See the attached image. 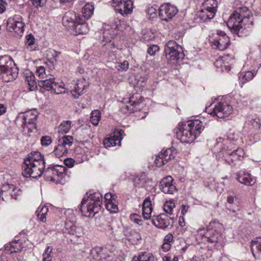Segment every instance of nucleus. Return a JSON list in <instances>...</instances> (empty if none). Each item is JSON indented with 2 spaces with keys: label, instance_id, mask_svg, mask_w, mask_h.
<instances>
[{
  "label": "nucleus",
  "instance_id": "nucleus-51",
  "mask_svg": "<svg viewBox=\"0 0 261 261\" xmlns=\"http://www.w3.org/2000/svg\"><path fill=\"white\" fill-rule=\"evenodd\" d=\"M129 64L126 61L122 63H118L116 67L119 71H126L128 68Z\"/></svg>",
  "mask_w": 261,
  "mask_h": 261
},
{
  "label": "nucleus",
  "instance_id": "nucleus-57",
  "mask_svg": "<svg viewBox=\"0 0 261 261\" xmlns=\"http://www.w3.org/2000/svg\"><path fill=\"white\" fill-rule=\"evenodd\" d=\"M37 73L38 74V76L42 79L45 77L46 72L45 69L43 66H40L38 67L37 69Z\"/></svg>",
  "mask_w": 261,
  "mask_h": 261
},
{
  "label": "nucleus",
  "instance_id": "nucleus-15",
  "mask_svg": "<svg viewBox=\"0 0 261 261\" xmlns=\"http://www.w3.org/2000/svg\"><path fill=\"white\" fill-rule=\"evenodd\" d=\"M38 114V112L34 110L27 111L23 115L22 117L24 120L23 125L28 127V124L32 125L31 127L28 128L29 132H32V128H36V123L37 120Z\"/></svg>",
  "mask_w": 261,
  "mask_h": 261
},
{
  "label": "nucleus",
  "instance_id": "nucleus-17",
  "mask_svg": "<svg viewBox=\"0 0 261 261\" xmlns=\"http://www.w3.org/2000/svg\"><path fill=\"white\" fill-rule=\"evenodd\" d=\"M81 20V17L77 16L76 13L72 11L66 12L63 17V24L66 27L70 29L74 26L76 22Z\"/></svg>",
  "mask_w": 261,
  "mask_h": 261
},
{
  "label": "nucleus",
  "instance_id": "nucleus-4",
  "mask_svg": "<svg viewBox=\"0 0 261 261\" xmlns=\"http://www.w3.org/2000/svg\"><path fill=\"white\" fill-rule=\"evenodd\" d=\"M121 27V22L119 19H115L112 23V25L106 26L102 31L103 41L106 43L102 44L103 47H105L108 49H112L115 48L114 42H111V39L117 34V30H120Z\"/></svg>",
  "mask_w": 261,
  "mask_h": 261
},
{
  "label": "nucleus",
  "instance_id": "nucleus-27",
  "mask_svg": "<svg viewBox=\"0 0 261 261\" xmlns=\"http://www.w3.org/2000/svg\"><path fill=\"white\" fill-rule=\"evenodd\" d=\"M229 38L227 36L219 37L213 41V45L220 50H224L229 45Z\"/></svg>",
  "mask_w": 261,
  "mask_h": 261
},
{
  "label": "nucleus",
  "instance_id": "nucleus-1",
  "mask_svg": "<svg viewBox=\"0 0 261 261\" xmlns=\"http://www.w3.org/2000/svg\"><path fill=\"white\" fill-rule=\"evenodd\" d=\"M102 200V196L99 192L87 193L81 202L80 211L86 217L94 216L100 210Z\"/></svg>",
  "mask_w": 261,
  "mask_h": 261
},
{
  "label": "nucleus",
  "instance_id": "nucleus-30",
  "mask_svg": "<svg viewBox=\"0 0 261 261\" xmlns=\"http://www.w3.org/2000/svg\"><path fill=\"white\" fill-rule=\"evenodd\" d=\"M253 25V16H250L249 15L247 16L246 17L242 18L241 20H240L239 21H237L236 23V25L240 27H242V28L244 29V30L246 28H250V27Z\"/></svg>",
  "mask_w": 261,
  "mask_h": 261
},
{
  "label": "nucleus",
  "instance_id": "nucleus-20",
  "mask_svg": "<svg viewBox=\"0 0 261 261\" xmlns=\"http://www.w3.org/2000/svg\"><path fill=\"white\" fill-rule=\"evenodd\" d=\"M175 49L166 51L165 53L166 58L170 60L178 61L184 59L185 55L182 47H177Z\"/></svg>",
  "mask_w": 261,
  "mask_h": 261
},
{
  "label": "nucleus",
  "instance_id": "nucleus-36",
  "mask_svg": "<svg viewBox=\"0 0 261 261\" xmlns=\"http://www.w3.org/2000/svg\"><path fill=\"white\" fill-rule=\"evenodd\" d=\"M54 87L51 88V92L56 94H60L65 93V91H63L64 89V84L61 82H56L55 80L53 82Z\"/></svg>",
  "mask_w": 261,
  "mask_h": 261
},
{
  "label": "nucleus",
  "instance_id": "nucleus-58",
  "mask_svg": "<svg viewBox=\"0 0 261 261\" xmlns=\"http://www.w3.org/2000/svg\"><path fill=\"white\" fill-rule=\"evenodd\" d=\"M159 47L158 45H153L149 47L147 49V53L152 56L154 55L156 51H159Z\"/></svg>",
  "mask_w": 261,
  "mask_h": 261
},
{
  "label": "nucleus",
  "instance_id": "nucleus-18",
  "mask_svg": "<svg viewBox=\"0 0 261 261\" xmlns=\"http://www.w3.org/2000/svg\"><path fill=\"white\" fill-rule=\"evenodd\" d=\"M64 232L79 237L82 234V228L70 221H66L65 222Z\"/></svg>",
  "mask_w": 261,
  "mask_h": 261
},
{
  "label": "nucleus",
  "instance_id": "nucleus-47",
  "mask_svg": "<svg viewBox=\"0 0 261 261\" xmlns=\"http://www.w3.org/2000/svg\"><path fill=\"white\" fill-rule=\"evenodd\" d=\"M175 207V204L172 201H167L164 204L163 208L164 211L170 215L172 214L173 208Z\"/></svg>",
  "mask_w": 261,
  "mask_h": 261
},
{
  "label": "nucleus",
  "instance_id": "nucleus-53",
  "mask_svg": "<svg viewBox=\"0 0 261 261\" xmlns=\"http://www.w3.org/2000/svg\"><path fill=\"white\" fill-rule=\"evenodd\" d=\"M30 81L28 79V84L30 86L29 89L31 91H34L37 88L36 83L34 80L35 76L33 75L30 76Z\"/></svg>",
  "mask_w": 261,
  "mask_h": 261
},
{
  "label": "nucleus",
  "instance_id": "nucleus-22",
  "mask_svg": "<svg viewBox=\"0 0 261 261\" xmlns=\"http://www.w3.org/2000/svg\"><path fill=\"white\" fill-rule=\"evenodd\" d=\"M237 180L241 184L247 186H252L255 182L254 177H251V174L246 173L243 171H239L237 173Z\"/></svg>",
  "mask_w": 261,
  "mask_h": 261
},
{
  "label": "nucleus",
  "instance_id": "nucleus-24",
  "mask_svg": "<svg viewBox=\"0 0 261 261\" xmlns=\"http://www.w3.org/2000/svg\"><path fill=\"white\" fill-rule=\"evenodd\" d=\"M85 81L84 79L77 81L74 87V89L70 91L72 96L74 98H78L80 96L84 93V90L86 87V85L84 84Z\"/></svg>",
  "mask_w": 261,
  "mask_h": 261
},
{
  "label": "nucleus",
  "instance_id": "nucleus-28",
  "mask_svg": "<svg viewBox=\"0 0 261 261\" xmlns=\"http://www.w3.org/2000/svg\"><path fill=\"white\" fill-rule=\"evenodd\" d=\"M215 15V14L213 11L211 12V10H206L203 8L197 13V16L202 22H206L210 20L214 17Z\"/></svg>",
  "mask_w": 261,
  "mask_h": 261
},
{
  "label": "nucleus",
  "instance_id": "nucleus-63",
  "mask_svg": "<svg viewBox=\"0 0 261 261\" xmlns=\"http://www.w3.org/2000/svg\"><path fill=\"white\" fill-rule=\"evenodd\" d=\"M252 125L254 127L259 129L261 126L260 120L259 119H254L252 122Z\"/></svg>",
  "mask_w": 261,
  "mask_h": 261
},
{
  "label": "nucleus",
  "instance_id": "nucleus-6",
  "mask_svg": "<svg viewBox=\"0 0 261 261\" xmlns=\"http://www.w3.org/2000/svg\"><path fill=\"white\" fill-rule=\"evenodd\" d=\"M66 168L63 166L55 165L48 167L44 171V176L46 180L58 182L63 177Z\"/></svg>",
  "mask_w": 261,
  "mask_h": 261
},
{
  "label": "nucleus",
  "instance_id": "nucleus-62",
  "mask_svg": "<svg viewBox=\"0 0 261 261\" xmlns=\"http://www.w3.org/2000/svg\"><path fill=\"white\" fill-rule=\"evenodd\" d=\"M173 235L169 233L167 235H166L164 239V242L170 244L171 242L173 241Z\"/></svg>",
  "mask_w": 261,
  "mask_h": 261
},
{
  "label": "nucleus",
  "instance_id": "nucleus-54",
  "mask_svg": "<svg viewBox=\"0 0 261 261\" xmlns=\"http://www.w3.org/2000/svg\"><path fill=\"white\" fill-rule=\"evenodd\" d=\"M7 187L9 188V189L10 190H12L13 191V192H14V193L11 194L12 197L15 199H16L17 196L16 195L15 191H19V189L15 187L13 185H8L7 186H4V189H6Z\"/></svg>",
  "mask_w": 261,
  "mask_h": 261
},
{
  "label": "nucleus",
  "instance_id": "nucleus-48",
  "mask_svg": "<svg viewBox=\"0 0 261 261\" xmlns=\"http://www.w3.org/2000/svg\"><path fill=\"white\" fill-rule=\"evenodd\" d=\"M177 47H180V46L177 45L174 41L170 40L166 44L165 47V53L167 50L169 51L170 50L175 49V48H177Z\"/></svg>",
  "mask_w": 261,
  "mask_h": 261
},
{
  "label": "nucleus",
  "instance_id": "nucleus-39",
  "mask_svg": "<svg viewBox=\"0 0 261 261\" xmlns=\"http://www.w3.org/2000/svg\"><path fill=\"white\" fill-rule=\"evenodd\" d=\"M101 118V113L99 110H94L91 112L90 120L92 123L96 126Z\"/></svg>",
  "mask_w": 261,
  "mask_h": 261
},
{
  "label": "nucleus",
  "instance_id": "nucleus-46",
  "mask_svg": "<svg viewBox=\"0 0 261 261\" xmlns=\"http://www.w3.org/2000/svg\"><path fill=\"white\" fill-rule=\"evenodd\" d=\"M116 201H112V202H107L106 204V209L110 211L111 213H115L118 210V206L115 204Z\"/></svg>",
  "mask_w": 261,
  "mask_h": 261
},
{
  "label": "nucleus",
  "instance_id": "nucleus-38",
  "mask_svg": "<svg viewBox=\"0 0 261 261\" xmlns=\"http://www.w3.org/2000/svg\"><path fill=\"white\" fill-rule=\"evenodd\" d=\"M254 76V74L251 71L241 72L239 75V80L243 84L252 80Z\"/></svg>",
  "mask_w": 261,
  "mask_h": 261
},
{
  "label": "nucleus",
  "instance_id": "nucleus-13",
  "mask_svg": "<svg viewBox=\"0 0 261 261\" xmlns=\"http://www.w3.org/2000/svg\"><path fill=\"white\" fill-rule=\"evenodd\" d=\"M176 135L177 138L184 143H190L197 138L194 134L188 128L186 124L184 125V127L179 128L178 132H176Z\"/></svg>",
  "mask_w": 261,
  "mask_h": 261
},
{
  "label": "nucleus",
  "instance_id": "nucleus-42",
  "mask_svg": "<svg viewBox=\"0 0 261 261\" xmlns=\"http://www.w3.org/2000/svg\"><path fill=\"white\" fill-rule=\"evenodd\" d=\"M18 245L16 242H13L9 244L5 245V252L6 253L11 254L14 252H16L19 250Z\"/></svg>",
  "mask_w": 261,
  "mask_h": 261
},
{
  "label": "nucleus",
  "instance_id": "nucleus-25",
  "mask_svg": "<svg viewBox=\"0 0 261 261\" xmlns=\"http://www.w3.org/2000/svg\"><path fill=\"white\" fill-rule=\"evenodd\" d=\"M187 126L194 135L197 137L201 133L202 127V123L199 120L189 121L187 122Z\"/></svg>",
  "mask_w": 261,
  "mask_h": 261
},
{
  "label": "nucleus",
  "instance_id": "nucleus-35",
  "mask_svg": "<svg viewBox=\"0 0 261 261\" xmlns=\"http://www.w3.org/2000/svg\"><path fill=\"white\" fill-rule=\"evenodd\" d=\"M202 7L211 12L215 13L217 11V2L216 0H206L202 4Z\"/></svg>",
  "mask_w": 261,
  "mask_h": 261
},
{
  "label": "nucleus",
  "instance_id": "nucleus-49",
  "mask_svg": "<svg viewBox=\"0 0 261 261\" xmlns=\"http://www.w3.org/2000/svg\"><path fill=\"white\" fill-rule=\"evenodd\" d=\"M146 13L149 16L150 19H153L156 17L157 9L156 7L152 6L148 7L146 10Z\"/></svg>",
  "mask_w": 261,
  "mask_h": 261
},
{
  "label": "nucleus",
  "instance_id": "nucleus-32",
  "mask_svg": "<svg viewBox=\"0 0 261 261\" xmlns=\"http://www.w3.org/2000/svg\"><path fill=\"white\" fill-rule=\"evenodd\" d=\"M94 9V5L92 3L86 4L82 11L83 16L86 19H90L93 14Z\"/></svg>",
  "mask_w": 261,
  "mask_h": 261
},
{
  "label": "nucleus",
  "instance_id": "nucleus-56",
  "mask_svg": "<svg viewBox=\"0 0 261 261\" xmlns=\"http://www.w3.org/2000/svg\"><path fill=\"white\" fill-rule=\"evenodd\" d=\"M35 7H43L46 3V0H31Z\"/></svg>",
  "mask_w": 261,
  "mask_h": 261
},
{
  "label": "nucleus",
  "instance_id": "nucleus-40",
  "mask_svg": "<svg viewBox=\"0 0 261 261\" xmlns=\"http://www.w3.org/2000/svg\"><path fill=\"white\" fill-rule=\"evenodd\" d=\"M70 121H63L58 127V132L59 134H66L70 128Z\"/></svg>",
  "mask_w": 261,
  "mask_h": 261
},
{
  "label": "nucleus",
  "instance_id": "nucleus-45",
  "mask_svg": "<svg viewBox=\"0 0 261 261\" xmlns=\"http://www.w3.org/2000/svg\"><path fill=\"white\" fill-rule=\"evenodd\" d=\"M140 261H154V258L152 254L147 252H141L139 255Z\"/></svg>",
  "mask_w": 261,
  "mask_h": 261
},
{
  "label": "nucleus",
  "instance_id": "nucleus-55",
  "mask_svg": "<svg viewBox=\"0 0 261 261\" xmlns=\"http://www.w3.org/2000/svg\"><path fill=\"white\" fill-rule=\"evenodd\" d=\"M35 43V38L32 34H29L26 36L25 44L29 46H31Z\"/></svg>",
  "mask_w": 261,
  "mask_h": 261
},
{
  "label": "nucleus",
  "instance_id": "nucleus-16",
  "mask_svg": "<svg viewBox=\"0 0 261 261\" xmlns=\"http://www.w3.org/2000/svg\"><path fill=\"white\" fill-rule=\"evenodd\" d=\"M173 179L171 176H167L160 182V189L166 194H171L176 190L175 186L172 184Z\"/></svg>",
  "mask_w": 261,
  "mask_h": 261
},
{
  "label": "nucleus",
  "instance_id": "nucleus-60",
  "mask_svg": "<svg viewBox=\"0 0 261 261\" xmlns=\"http://www.w3.org/2000/svg\"><path fill=\"white\" fill-rule=\"evenodd\" d=\"M64 163L66 166L71 168L73 167L75 161L71 158H67L64 160Z\"/></svg>",
  "mask_w": 261,
  "mask_h": 261
},
{
  "label": "nucleus",
  "instance_id": "nucleus-50",
  "mask_svg": "<svg viewBox=\"0 0 261 261\" xmlns=\"http://www.w3.org/2000/svg\"><path fill=\"white\" fill-rule=\"evenodd\" d=\"M130 219L132 222L141 225L143 223V220L140 216L137 214H132L130 215Z\"/></svg>",
  "mask_w": 261,
  "mask_h": 261
},
{
  "label": "nucleus",
  "instance_id": "nucleus-31",
  "mask_svg": "<svg viewBox=\"0 0 261 261\" xmlns=\"http://www.w3.org/2000/svg\"><path fill=\"white\" fill-rule=\"evenodd\" d=\"M55 80V79L54 77H49V79L45 80H42L38 81V85L39 87L44 89L46 91H50L51 88L54 87L53 82Z\"/></svg>",
  "mask_w": 261,
  "mask_h": 261
},
{
  "label": "nucleus",
  "instance_id": "nucleus-9",
  "mask_svg": "<svg viewBox=\"0 0 261 261\" xmlns=\"http://www.w3.org/2000/svg\"><path fill=\"white\" fill-rule=\"evenodd\" d=\"M158 12L160 18L162 21L168 22L176 15L178 9L175 6L166 3L160 6Z\"/></svg>",
  "mask_w": 261,
  "mask_h": 261
},
{
  "label": "nucleus",
  "instance_id": "nucleus-8",
  "mask_svg": "<svg viewBox=\"0 0 261 261\" xmlns=\"http://www.w3.org/2000/svg\"><path fill=\"white\" fill-rule=\"evenodd\" d=\"M73 138L71 136H64L58 140V144L55 147L54 152L57 158L67 153L68 148L72 145Z\"/></svg>",
  "mask_w": 261,
  "mask_h": 261
},
{
  "label": "nucleus",
  "instance_id": "nucleus-34",
  "mask_svg": "<svg viewBox=\"0 0 261 261\" xmlns=\"http://www.w3.org/2000/svg\"><path fill=\"white\" fill-rule=\"evenodd\" d=\"M231 145L230 144L229 146H227L226 148L224 147L225 153L230 156H231V158H233L234 156L236 158L238 156V159L237 160H239L241 156L240 153H242V150L238 148L233 149V150L231 151L232 148H231Z\"/></svg>",
  "mask_w": 261,
  "mask_h": 261
},
{
  "label": "nucleus",
  "instance_id": "nucleus-2",
  "mask_svg": "<svg viewBox=\"0 0 261 261\" xmlns=\"http://www.w3.org/2000/svg\"><path fill=\"white\" fill-rule=\"evenodd\" d=\"M12 58L7 55L0 56V80L5 82L14 81L18 76V70L13 67Z\"/></svg>",
  "mask_w": 261,
  "mask_h": 261
},
{
  "label": "nucleus",
  "instance_id": "nucleus-61",
  "mask_svg": "<svg viewBox=\"0 0 261 261\" xmlns=\"http://www.w3.org/2000/svg\"><path fill=\"white\" fill-rule=\"evenodd\" d=\"M52 248H50V247L47 246V248L45 250L44 253L43 254V261H45V259L49 257Z\"/></svg>",
  "mask_w": 261,
  "mask_h": 261
},
{
  "label": "nucleus",
  "instance_id": "nucleus-14",
  "mask_svg": "<svg viewBox=\"0 0 261 261\" xmlns=\"http://www.w3.org/2000/svg\"><path fill=\"white\" fill-rule=\"evenodd\" d=\"M171 218H169L166 214H161L158 216H153L152 219V223L156 227L165 229L171 224Z\"/></svg>",
  "mask_w": 261,
  "mask_h": 261
},
{
  "label": "nucleus",
  "instance_id": "nucleus-23",
  "mask_svg": "<svg viewBox=\"0 0 261 261\" xmlns=\"http://www.w3.org/2000/svg\"><path fill=\"white\" fill-rule=\"evenodd\" d=\"M70 30L74 33L75 35L85 34L88 33L89 28L87 23L81 18V20L76 22L74 26L72 27Z\"/></svg>",
  "mask_w": 261,
  "mask_h": 261
},
{
  "label": "nucleus",
  "instance_id": "nucleus-5",
  "mask_svg": "<svg viewBox=\"0 0 261 261\" xmlns=\"http://www.w3.org/2000/svg\"><path fill=\"white\" fill-rule=\"evenodd\" d=\"M45 167V164L41 163H30V165H29L28 163H23L22 165V174L25 177H39L43 173L44 174Z\"/></svg>",
  "mask_w": 261,
  "mask_h": 261
},
{
  "label": "nucleus",
  "instance_id": "nucleus-41",
  "mask_svg": "<svg viewBox=\"0 0 261 261\" xmlns=\"http://www.w3.org/2000/svg\"><path fill=\"white\" fill-rule=\"evenodd\" d=\"M143 100L144 98L142 96L137 94L136 95L131 96L129 98L128 102L130 104V106H134L135 108H137V107Z\"/></svg>",
  "mask_w": 261,
  "mask_h": 261
},
{
  "label": "nucleus",
  "instance_id": "nucleus-59",
  "mask_svg": "<svg viewBox=\"0 0 261 261\" xmlns=\"http://www.w3.org/2000/svg\"><path fill=\"white\" fill-rule=\"evenodd\" d=\"M116 196L112 193H107L105 195V198L106 202H112L113 201H116Z\"/></svg>",
  "mask_w": 261,
  "mask_h": 261
},
{
  "label": "nucleus",
  "instance_id": "nucleus-19",
  "mask_svg": "<svg viewBox=\"0 0 261 261\" xmlns=\"http://www.w3.org/2000/svg\"><path fill=\"white\" fill-rule=\"evenodd\" d=\"M202 236L205 241L211 243H218L222 238L221 233L213 229H207Z\"/></svg>",
  "mask_w": 261,
  "mask_h": 261
},
{
  "label": "nucleus",
  "instance_id": "nucleus-3",
  "mask_svg": "<svg viewBox=\"0 0 261 261\" xmlns=\"http://www.w3.org/2000/svg\"><path fill=\"white\" fill-rule=\"evenodd\" d=\"M249 11L246 7H240L231 15L227 22V26L231 32L239 36H243L244 29L236 25L237 21L249 15Z\"/></svg>",
  "mask_w": 261,
  "mask_h": 261
},
{
  "label": "nucleus",
  "instance_id": "nucleus-64",
  "mask_svg": "<svg viewBox=\"0 0 261 261\" xmlns=\"http://www.w3.org/2000/svg\"><path fill=\"white\" fill-rule=\"evenodd\" d=\"M171 248L170 244L166 243L164 242L163 244L162 245V248L163 250L165 252L168 251Z\"/></svg>",
  "mask_w": 261,
  "mask_h": 261
},
{
  "label": "nucleus",
  "instance_id": "nucleus-43",
  "mask_svg": "<svg viewBox=\"0 0 261 261\" xmlns=\"http://www.w3.org/2000/svg\"><path fill=\"white\" fill-rule=\"evenodd\" d=\"M103 248L101 247H96L92 250V254L93 257L97 260H100L104 258L102 252Z\"/></svg>",
  "mask_w": 261,
  "mask_h": 261
},
{
  "label": "nucleus",
  "instance_id": "nucleus-21",
  "mask_svg": "<svg viewBox=\"0 0 261 261\" xmlns=\"http://www.w3.org/2000/svg\"><path fill=\"white\" fill-rule=\"evenodd\" d=\"M23 163H38L45 164L44 156L39 151H34L29 154L28 157L24 159Z\"/></svg>",
  "mask_w": 261,
  "mask_h": 261
},
{
  "label": "nucleus",
  "instance_id": "nucleus-37",
  "mask_svg": "<svg viewBox=\"0 0 261 261\" xmlns=\"http://www.w3.org/2000/svg\"><path fill=\"white\" fill-rule=\"evenodd\" d=\"M48 211V207L46 206H43L41 208L38 207L36 211V215L41 222H44L46 221V215L47 214Z\"/></svg>",
  "mask_w": 261,
  "mask_h": 261
},
{
  "label": "nucleus",
  "instance_id": "nucleus-7",
  "mask_svg": "<svg viewBox=\"0 0 261 261\" xmlns=\"http://www.w3.org/2000/svg\"><path fill=\"white\" fill-rule=\"evenodd\" d=\"M22 20V17L19 15H15L9 18L7 22V30L10 32H14L18 36H21L24 27Z\"/></svg>",
  "mask_w": 261,
  "mask_h": 261
},
{
  "label": "nucleus",
  "instance_id": "nucleus-26",
  "mask_svg": "<svg viewBox=\"0 0 261 261\" xmlns=\"http://www.w3.org/2000/svg\"><path fill=\"white\" fill-rule=\"evenodd\" d=\"M152 207L149 197H146L142 204V214L144 219L148 220L151 217Z\"/></svg>",
  "mask_w": 261,
  "mask_h": 261
},
{
  "label": "nucleus",
  "instance_id": "nucleus-10",
  "mask_svg": "<svg viewBox=\"0 0 261 261\" xmlns=\"http://www.w3.org/2000/svg\"><path fill=\"white\" fill-rule=\"evenodd\" d=\"M232 111L231 106L227 103L219 102L215 105L210 114L217 119H223L228 117Z\"/></svg>",
  "mask_w": 261,
  "mask_h": 261
},
{
  "label": "nucleus",
  "instance_id": "nucleus-52",
  "mask_svg": "<svg viewBox=\"0 0 261 261\" xmlns=\"http://www.w3.org/2000/svg\"><path fill=\"white\" fill-rule=\"evenodd\" d=\"M41 142L43 146H48L52 142V139L50 136H44L42 137Z\"/></svg>",
  "mask_w": 261,
  "mask_h": 261
},
{
  "label": "nucleus",
  "instance_id": "nucleus-11",
  "mask_svg": "<svg viewBox=\"0 0 261 261\" xmlns=\"http://www.w3.org/2000/svg\"><path fill=\"white\" fill-rule=\"evenodd\" d=\"M116 11L124 16L132 12L133 9V0H112Z\"/></svg>",
  "mask_w": 261,
  "mask_h": 261
},
{
  "label": "nucleus",
  "instance_id": "nucleus-29",
  "mask_svg": "<svg viewBox=\"0 0 261 261\" xmlns=\"http://www.w3.org/2000/svg\"><path fill=\"white\" fill-rule=\"evenodd\" d=\"M251 252L255 258L259 257L261 255V238H256L252 241Z\"/></svg>",
  "mask_w": 261,
  "mask_h": 261
},
{
  "label": "nucleus",
  "instance_id": "nucleus-12",
  "mask_svg": "<svg viewBox=\"0 0 261 261\" xmlns=\"http://www.w3.org/2000/svg\"><path fill=\"white\" fill-rule=\"evenodd\" d=\"M176 153V151L175 149L167 148L164 152H161L156 156L154 162L157 166L161 167L173 159Z\"/></svg>",
  "mask_w": 261,
  "mask_h": 261
},
{
  "label": "nucleus",
  "instance_id": "nucleus-33",
  "mask_svg": "<svg viewBox=\"0 0 261 261\" xmlns=\"http://www.w3.org/2000/svg\"><path fill=\"white\" fill-rule=\"evenodd\" d=\"M122 138H120L118 139V137L116 138V135H114L108 138H106L103 140V145L106 148H108L111 146H115L116 145H120Z\"/></svg>",
  "mask_w": 261,
  "mask_h": 261
},
{
  "label": "nucleus",
  "instance_id": "nucleus-44",
  "mask_svg": "<svg viewBox=\"0 0 261 261\" xmlns=\"http://www.w3.org/2000/svg\"><path fill=\"white\" fill-rule=\"evenodd\" d=\"M147 80V79L145 76H137L135 79V87L142 90L146 86Z\"/></svg>",
  "mask_w": 261,
  "mask_h": 261
}]
</instances>
